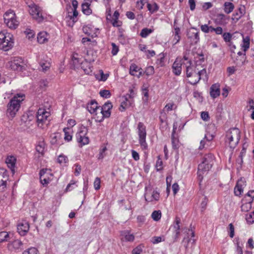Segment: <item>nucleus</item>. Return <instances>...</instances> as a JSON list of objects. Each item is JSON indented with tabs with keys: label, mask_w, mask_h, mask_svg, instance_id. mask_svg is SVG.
<instances>
[{
	"label": "nucleus",
	"mask_w": 254,
	"mask_h": 254,
	"mask_svg": "<svg viewBox=\"0 0 254 254\" xmlns=\"http://www.w3.org/2000/svg\"><path fill=\"white\" fill-rule=\"evenodd\" d=\"M24 95L17 94L14 95L9 101L7 105L6 115L8 118H13L18 111L21 103L24 100Z\"/></svg>",
	"instance_id": "1"
},
{
	"label": "nucleus",
	"mask_w": 254,
	"mask_h": 254,
	"mask_svg": "<svg viewBox=\"0 0 254 254\" xmlns=\"http://www.w3.org/2000/svg\"><path fill=\"white\" fill-rule=\"evenodd\" d=\"M214 157L211 153L206 154L203 158L202 162L198 166L197 175L198 179L201 181L203 175L207 173L211 168L214 163Z\"/></svg>",
	"instance_id": "2"
},
{
	"label": "nucleus",
	"mask_w": 254,
	"mask_h": 254,
	"mask_svg": "<svg viewBox=\"0 0 254 254\" xmlns=\"http://www.w3.org/2000/svg\"><path fill=\"white\" fill-rule=\"evenodd\" d=\"M241 138V131L236 127L229 129L226 133L225 143L231 148H234L239 142Z\"/></svg>",
	"instance_id": "3"
},
{
	"label": "nucleus",
	"mask_w": 254,
	"mask_h": 254,
	"mask_svg": "<svg viewBox=\"0 0 254 254\" xmlns=\"http://www.w3.org/2000/svg\"><path fill=\"white\" fill-rule=\"evenodd\" d=\"M13 35L4 31L0 32V48L4 51L11 49L13 46Z\"/></svg>",
	"instance_id": "4"
},
{
	"label": "nucleus",
	"mask_w": 254,
	"mask_h": 254,
	"mask_svg": "<svg viewBox=\"0 0 254 254\" xmlns=\"http://www.w3.org/2000/svg\"><path fill=\"white\" fill-rule=\"evenodd\" d=\"M138 134L139 136V142L143 150L147 149V144L146 142V127L141 122H139L137 126Z\"/></svg>",
	"instance_id": "5"
},
{
	"label": "nucleus",
	"mask_w": 254,
	"mask_h": 254,
	"mask_svg": "<svg viewBox=\"0 0 254 254\" xmlns=\"http://www.w3.org/2000/svg\"><path fill=\"white\" fill-rule=\"evenodd\" d=\"M50 116V113L45 109L40 108L37 112V122L38 126L43 127L44 124L47 125L48 118Z\"/></svg>",
	"instance_id": "6"
},
{
	"label": "nucleus",
	"mask_w": 254,
	"mask_h": 254,
	"mask_svg": "<svg viewBox=\"0 0 254 254\" xmlns=\"http://www.w3.org/2000/svg\"><path fill=\"white\" fill-rule=\"evenodd\" d=\"M199 31L197 29L191 27L187 30V36L191 45H195L199 41Z\"/></svg>",
	"instance_id": "7"
},
{
	"label": "nucleus",
	"mask_w": 254,
	"mask_h": 254,
	"mask_svg": "<svg viewBox=\"0 0 254 254\" xmlns=\"http://www.w3.org/2000/svg\"><path fill=\"white\" fill-rule=\"evenodd\" d=\"M29 8V13L34 19L38 22H41L44 20V17L42 14V10L39 6L33 4L30 6Z\"/></svg>",
	"instance_id": "8"
},
{
	"label": "nucleus",
	"mask_w": 254,
	"mask_h": 254,
	"mask_svg": "<svg viewBox=\"0 0 254 254\" xmlns=\"http://www.w3.org/2000/svg\"><path fill=\"white\" fill-rule=\"evenodd\" d=\"M7 248L11 252L19 253L23 249V244L19 239L10 242L7 244Z\"/></svg>",
	"instance_id": "9"
},
{
	"label": "nucleus",
	"mask_w": 254,
	"mask_h": 254,
	"mask_svg": "<svg viewBox=\"0 0 254 254\" xmlns=\"http://www.w3.org/2000/svg\"><path fill=\"white\" fill-rule=\"evenodd\" d=\"M87 132V129L84 128L83 129L80 130L76 134L77 141L80 144L81 146L88 144L89 139L86 136Z\"/></svg>",
	"instance_id": "10"
},
{
	"label": "nucleus",
	"mask_w": 254,
	"mask_h": 254,
	"mask_svg": "<svg viewBox=\"0 0 254 254\" xmlns=\"http://www.w3.org/2000/svg\"><path fill=\"white\" fill-rule=\"evenodd\" d=\"M25 65L23 60L19 57L15 58L10 63L11 68L14 70L22 71L25 68Z\"/></svg>",
	"instance_id": "11"
},
{
	"label": "nucleus",
	"mask_w": 254,
	"mask_h": 254,
	"mask_svg": "<svg viewBox=\"0 0 254 254\" xmlns=\"http://www.w3.org/2000/svg\"><path fill=\"white\" fill-rule=\"evenodd\" d=\"M145 190L144 197L146 201L152 202L153 201H158L159 199L160 194L157 191L148 190L147 188H145Z\"/></svg>",
	"instance_id": "12"
},
{
	"label": "nucleus",
	"mask_w": 254,
	"mask_h": 254,
	"mask_svg": "<svg viewBox=\"0 0 254 254\" xmlns=\"http://www.w3.org/2000/svg\"><path fill=\"white\" fill-rule=\"evenodd\" d=\"M112 107L113 105L112 103L108 101L105 103L102 107H100L99 111L103 113L106 118H109L111 115V110Z\"/></svg>",
	"instance_id": "13"
},
{
	"label": "nucleus",
	"mask_w": 254,
	"mask_h": 254,
	"mask_svg": "<svg viewBox=\"0 0 254 254\" xmlns=\"http://www.w3.org/2000/svg\"><path fill=\"white\" fill-rule=\"evenodd\" d=\"M121 241L122 242H133L134 236L128 230L122 231L121 232Z\"/></svg>",
	"instance_id": "14"
},
{
	"label": "nucleus",
	"mask_w": 254,
	"mask_h": 254,
	"mask_svg": "<svg viewBox=\"0 0 254 254\" xmlns=\"http://www.w3.org/2000/svg\"><path fill=\"white\" fill-rule=\"evenodd\" d=\"M183 63L181 62V60H179V58H177L172 66L173 72L176 75H180L182 71V65Z\"/></svg>",
	"instance_id": "15"
},
{
	"label": "nucleus",
	"mask_w": 254,
	"mask_h": 254,
	"mask_svg": "<svg viewBox=\"0 0 254 254\" xmlns=\"http://www.w3.org/2000/svg\"><path fill=\"white\" fill-rule=\"evenodd\" d=\"M29 224L26 221H23L17 226V230L21 236H24L29 231Z\"/></svg>",
	"instance_id": "16"
},
{
	"label": "nucleus",
	"mask_w": 254,
	"mask_h": 254,
	"mask_svg": "<svg viewBox=\"0 0 254 254\" xmlns=\"http://www.w3.org/2000/svg\"><path fill=\"white\" fill-rule=\"evenodd\" d=\"M47 169H42L40 171V180L41 184L43 185H47L50 181V179L48 177L49 173Z\"/></svg>",
	"instance_id": "17"
},
{
	"label": "nucleus",
	"mask_w": 254,
	"mask_h": 254,
	"mask_svg": "<svg viewBox=\"0 0 254 254\" xmlns=\"http://www.w3.org/2000/svg\"><path fill=\"white\" fill-rule=\"evenodd\" d=\"M124 100L121 102V106L119 108V110L121 112H124L125 110L132 106L133 103V100H128V97L127 96L123 97Z\"/></svg>",
	"instance_id": "18"
},
{
	"label": "nucleus",
	"mask_w": 254,
	"mask_h": 254,
	"mask_svg": "<svg viewBox=\"0 0 254 254\" xmlns=\"http://www.w3.org/2000/svg\"><path fill=\"white\" fill-rule=\"evenodd\" d=\"M180 221L181 220L180 218L178 217L176 218V223L173 226L174 234L173 237L174 239V242H176L177 241L180 234V226L179 225Z\"/></svg>",
	"instance_id": "19"
},
{
	"label": "nucleus",
	"mask_w": 254,
	"mask_h": 254,
	"mask_svg": "<svg viewBox=\"0 0 254 254\" xmlns=\"http://www.w3.org/2000/svg\"><path fill=\"white\" fill-rule=\"evenodd\" d=\"M245 7L244 5L241 6L233 13L232 19L237 21L245 14Z\"/></svg>",
	"instance_id": "20"
},
{
	"label": "nucleus",
	"mask_w": 254,
	"mask_h": 254,
	"mask_svg": "<svg viewBox=\"0 0 254 254\" xmlns=\"http://www.w3.org/2000/svg\"><path fill=\"white\" fill-rule=\"evenodd\" d=\"M88 111L91 114H94L99 111L100 107L98 106V104L95 100H92L90 103H88L87 106Z\"/></svg>",
	"instance_id": "21"
},
{
	"label": "nucleus",
	"mask_w": 254,
	"mask_h": 254,
	"mask_svg": "<svg viewBox=\"0 0 254 254\" xmlns=\"http://www.w3.org/2000/svg\"><path fill=\"white\" fill-rule=\"evenodd\" d=\"M210 94L211 97L215 98L219 96L220 94L219 85L217 84L212 85L210 89Z\"/></svg>",
	"instance_id": "22"
},
{
	"label": "nucleus",
	"mask_w": 254,
	"mask_h": 254,
	"mask_svg": "<svg viewBox=\"0 0 254 254\" xmlns=\"http://www.w3.org/2000/svg\"><path fill=\"white\" fill-rule=\"evenodd\" d=\"M16 159L12 156H8L6 158L5 162L9 168L11 170L12 173H14V168L15 166Z\"/></svg>",
	"instance_id": "23"
},
{
	"label": "nucleus",
	"mask_w": 254,
	"mask_h": 254,
	"mask_svg": "<svg viewBox=\"0 0 254 254\" xmlns=\"http://www.w3.org/2000/svg\"><path fill=\"white\" fill-rule=\"evenodd\" d=\"M92 0H85V1L82 4V10L84 14L90 15L92 13V10L90 8V5Z\"/></svg>",
	"instance_id": "24"
},
{
	"label": "nucleus",
	"mask_w": 254,
	"mask_h": 254,
	"mask_svg": "<svg viewBox=\"0 0 254 254\" xmlns=\"http://www.w3.org/2000/svg\"><path fill=\"white\" fill-rule=\"evenodd\" d=\"M46 149V144L43 140L38 141L36 146V151L41 156H43Z\"/></svg>",
	"instance_id": "25"
},
{
	"label": "nucleus",
	"mask_w": 254,
	"mask_h": 254,
	"mask_svg": "<svg viewBox=\"0 0 254 254\" xmlns=\"http://www.w3.org/2000/svg\"><path fill=\"white\" fill-rule=\"evenodd\" d=\"M6 173L5 170L0 168V192L3 191L6 188V181L3 180L4 174Z\"/></svg>",
	"instance_id": "26"
},
{
	"label": "nucleus",
	"mask_w": 254,
	"mask_h": 254,
	"mask_svg": "<svg viewBox=\"0 0 254 254\" xmlns=\"http://www.w3.org/2000/svg\"><path fill=\"white\" fill-rule=\"evenodd\" d=\"M174 38L173 40V43L174 45L177 44L179 42L181 39V30L179 27H176L174 28V32L173 33Z\"/></svg>",
	"instance_id": "27"
},
{
	"label": "nucleus",
	"mask_w": 254,
	"mask_h": 254,
	"mask_svg": "<svg viewBox=\"0 0 254 254\" xmlns=\"http://www.w3.org/2000/svg\"><path fill=\"white\" fill-rule=\"evenodd\" d=\"M191 61H189L186 64V74L188 77L193 76V72L196 71L195 67L191 66Z\"/></svg>",
	"instance_id": "28"
},
{
	"label": "nucleus",
	"mask_w": 254,
	"mask_h": 254,
	"mask_svg": "<svg viewBox=\"0 0 254 254\" xmlns=\"http://www.w3.org/2000/svg\"><path fill=\"white\" fill-rule=\"evenodd\" d=\"M15 15L13 10H9L5 12L3 15L4 22L15 18Z\"/></svg>",
	"instance_id": "29"
},
{
	"label": "nucleus",
	"mask_w": 254,
	"mask_h": 254,
	"mask_svg": "<svg viewBox=\"0 0 254 254\" xmlns=\"http://www.w3.org/2000/svg\"><path fill=\"white\" fill-rule=\"evenodd\" d=\"M234 5L231 2H225L224 4V11L227 14H229L234 9Z\"/></svg>",
	"instance_id": "30"
},
{
	"label": "nucleus",
	"mask_w": 254,
	"mask_h": 254,
	"mask_svg": "<svg viewBox=\"0 0 254 254\" xmlns=\"http://www.w3.org/2000/svg\"><path fill=\"white\" fill-rule=\"evenodd\" d=\"M192 79L191 80L189 81V82L192 85H195L201 79L200 77V75H199L198 73L196 71H194L193 72V76H191Z\"/></svg>",
	"instance_id": "31"
},
{
	"label": "nucleus",
	"mask_w": 254,
	"mask_h": 254,
	"mask_svg": "<svg viewBox=\"0 0 254 254\" xmlns=\"http://www.w3.org/2000/svg\"><path fill=\"white\" fill-rule=\"evenodd\" d=\"M142 70V68L138 67L135 64H131L129 67V74L131 75L135 76V73Z\"/></svg>",
	"instance_id": "32"
},
{
	"label": "nucleus",
	"mask_w": 254,
	"mask_h": 254,
	"mask_svg": "<svg viewBox=\"0 0 254 254\" xmlns=\"http://www.w3.org/2000/svg\"><path fill=\"white\" fill-rule=\"evenodd\" d=\"M40 65L42 68V70L44 72L47 71L51 66V64L48 61H41L40 62Z\"/></svg>",
	"instance_id": "33"
},
{
	"label": "nucleus",
	"mask_w": 254,
	"mask_h": 254,
	"mask_svg": "<svg viewBox=\"0 0 254 254\" xmlns=\"http://www.w3.org/2000/svg\"><path fill=\"white\" fill-rule=\"evenodd\" d=\"M4 23L6 24L7 27L12 29H15L18 25V22L15 18L13 19L10 21L5 22Z\"/></svg>",
	"instance_id": "34"
},
{
	"label": "nucleus",
	"mask_w": 254,
	"mask_h": 254,
	"mask_svg": "<svg viewBox=\"0 0 254 254\" xmlns=\"http://www.w3.org/2000/svg\"><path fill=\"white\" fill-rule=\"evenodd\" d=\"M153 30L147 28L142 29L140 32V36L142 38L147 37L150 34L153 32Z\"/></svg>",
	"instance_id": "35"
},
{
	"label": "nucleus",
	"mask_w": 254,
	"mask_h": 254,
	"mask_svg": "<svg viewBox=\"0 0 254 254\" xmlns=\"http://www.w3.org/2000/svg\"><path fill=\"white\" fill-rule=\"evenodd\" d=\"M46 35V34L44 32H40L38 34L37 41L38 43L40 44H43L45 41H47Z\"/></svg>",
	"instance_id": "36"
},
{
	"label": "nucleus",
	"mask_w": 254,
	"mask_h": 254,
	"mask_svg": "<svg viewBox=\"0 0 254 254\" xmlns=\"http://www.w3.org/2000/svg\"><path fill=\"white\" fill-rule=\"evenodd\" d=\"M78 55L77 54H74L72 56L71 58V61L72 62V64L74 67H77L78 65L80 64L81 65V63L79 59V58L77 57Z\"/></svg>",
	"instance_id": "37"
},
{
	"label": "nucleus",
	"mask_w": 254,
	"mask_h": 254,
	"mask_svg": "<svg viewBox=\"0 0 254 254\" xmlns=\"http://www.w3.org/2000/svg\"><path fill=\"white\" fill-rule=\"evenodd\" d=\"M95 117L94 118L95 119L96 122L100 123L102 122L104 118H106L105 116H104V114L102 113L101 111L99 112V113H98L97 112L95 113Z\"/></svg>",
	"instance_id": "38"
},
{
	"label": "nucleus",
	"mask_w": 254,
	"mask_h": 254,
	"mask_svg": "<svg viewBox=\"0 0 254 254\" xmlns=\"http://www.w3.org/2000/svg\"><path fill=\"white\" fill-rule=\"evenodd\" d=\"M9 237V234L5 231L0 232V243L7 241Z\"/></svg>",
	"instance_id": "39"
},
{
	"label": "nucleus",
	"mask_w": 254,
	"mask_h": 254,
	"mask_svg": "<svg viewBox=\"0 0 254 254\" xmlns=\"http://www.w3.org/2000/svg\"><path fill=\"white\" fill-rule=\"evenodd\" d=\"M81 65V68L83 69L86 74H89L90 72H91L92 70L88 63L87 62H82Z\"/></svg>",
	"instance_id": "40"
},
{
	"label": "nucleus",
	"mask_w": 254,
	"mask_h": 254,
	"mask_svg": "<svg viewBox=\"0 0 254 254\" xmlns=\"http://www.w3.org/2000/svg\"><path fill=\"white\" fill-rule=\"evenodd\" d=\"M252 202L248 201L246 203H244L241 205V210L244 212H247L252 208Z\"/></svg>",
	"instance_id": "41"
},
{
	"label": "nucleus",
	"mask_w": 254,
	"mask_h": 254,
	"mask_svg": "<svg viewBox=\"0 0 254 254\" xmlns=\"http://www.w3.org/2000/svg\"><path fill=\"white\" fill-rule=\"evenodd\" d=\"M243 44L242 45V48L244 51H246L250 47V38L248 36L243 38Z\"/></svg>",
	"instance_id": "42"
},
{
	"label": "nucleus",
	"mask_w": 254,
	"mask_h": 254,
	"mask_svg": "<svg viewBox=\"0 0 254 254\" xmlns=\"http://www.w3.org/2000/svg\"><path fill=\"white\" fill-rule=\"evenodd\" d=\"M152 218L156 221L159 220L161 217V212L160 210H155L151 214Z\"/></svg>",
	"instance_id": "43"
},
{
	"label": "nucleus",
	"mask_w": 254,
	"mask_h": 254,
	"mask_svg": "<svg viewBox=\"0 0 254 254\" xmlns=\"http://www.w3.org/2000/svg\"><path fill=\"white\" fill-rule=\"evenodd\" d=\"M57 161L60 164H65L68 162V159L66 156L61 154L59 156Z\"/></svg>",
	"instance_id": "44"
},
{
	"label": "nucleus",
	"mask_w": 254,
	"mask_h": 254,
	"mask_svg": "<svg viewBox=\"0 0 254 254\" xmlns=\"http://www.w3.org/2000/svg\"><path fill=\"white\" fill-rule=\"evenodd\" d=\"M246 219L247 222L249 224H253L254 223V210L249 214H246Z\"/></svg>",
	"instance_id": "45"
},
{
	"label": "nucleus",
	"mask_w": 254,
	"mask_h": 254,
	"mask_svg": "<svg viewBox=\"0 0 254 254\" xmlns=\"http://www.w3.org/2000/svg\"><path fill=\"white\" fill-rule=\"evenodd\" d=\"M175 106V105L173 102H170L166 105L163 110L161 112H164L165 113V112H168L171 111L174 109V107Z\"/></svg>",
	"instance_id": "46"
},
{
	"label": "nucleus",
	"mask_w": 254,
	"mask_h": 254,
	"mask_svg": "<svg viewBox=\"0 0 254 254\" xmlns=\"http://www.w3.org/2000/svg\"><path fill=\"white\" fill-rule=\"evenodd\" d=\"M22 254H39V253L36 248L32 247L24 251Z\"/></svg>",
	"instance_id": "47"
},
{
	"label": "nucleus",
	"mask_w": 254,
	"mask_h": 254,
	"mask_svg": "<svg viewBox=\"0 0 254 254\" xmlns=\"http://www.w3.org/2000/svg\"><path fill=\"white\" fill-rule=\"evenodd\" d=\"M156 168L157 171H161L163 169V162L159 156H158V158L156 161Z\"/></svg>",
	"instance_id": "48"
},
{
	"label": "nucleus",
	"mask_w": 254,
	"mask_h": 254,
	"mask_svg": "<svg viewBox=\"0 0 254 254\" xmlns=\"http://www.w3.org/2000/svg\"><path fill=\"white\" fill-rule=\"evenodd\" d=\"M212 27L211 26H209L207 24H204L201 25L200 29L204 33H208L209 32H211Z\"/></svg>",
	"instance_id": "49"
},
{
	"label": "nucleus",
	"mask_w": 254,
	"mask_h": 254,
	"mask_svg": "<svg viewBox=\"0 0 254 254\" xmlns=\"http://www.w3.org/2000/svg\"><path fill=\"white\" fill-rule=\"evenodd\" d=\"M172 140V147L174 149H177L178 148L179 146V140L178 138H175L174 135L172 136L171 137Z\"/></svg>",
	"instance_id": "50"
},
{
	"label": "nucleus",
	"mask_w": 254,
	"mask_h": 254,
	"mask_svg": "<svg viewBox=\"0 0 254 254\" xmlns=\"http://www.w3.org/2000/svg\"><path fill=\"white\" fill-rule=\"evenodd\" d=\"M144 73L147 76L152 75L154 73V68L153 66H149L146 68Z\"/></svg>",
	"instance_id": "51"
},
{
	"label": "nucleus",
	"mask_w": 254,
	"mask_h": 254,
	"mask_svg": "<svg viewBox=\"0 0 254 254\" xmlns=\"http://www.w3.org/2000/svg\"><path fill=\"white\" fill-rule=\"evenodd\" d=\"M100 96L105 98H108L111 96V93L109 90H102L100 91L99 93Z\"/></svg>",
	"instance_id": "52"
},
{
	"label": "nucleus",
	"mask_w": 254,
	"mask_h": 254,
	"mask_svg": "<svg viewBox=\"0 0 254 254\" xmlns=\"http://www.w3.org/2000/svg\"><path fill=\"white\" fill-rule=\"evenodd\" d=\"M244 188L236 185L234 189V193L236 195L240 196L243 192Z\"/></svg>",
	"instance_id": "53"
},
{
	"label": "nucleus",
	"mask_w": 254,
	"mask_h": 254,
	"mask_svg": "<svg viewBox=\"0 0 254 254\" xmlns=\"http://www.w3.org/2000/svg\"><path fill=\"white\" fill-rule=\"evenodd\" d=\"M99 74L100 75V78L99 80L103 81H105L109 75L108 73L104 74L103 70L101 69L99 70Z\"/></svg>",
	"instance_id": "54"
},
{
	"label": "nucleus",
	"mask_w": 254,
	"mask_h": 254,
	"mask_svg": "<svg viewBox=\"0 0 254 254\" xmlns=\"http://www.w3.org/2000/svg\"><path fill=\"white\" fill-rule=\"evenodd\" d=\"M160 116L159 117L160 122L163 124L164 123H166L167 122V115L166 113L164 112H161Z\"/></svg>",
	"instance_id": "55"
},
{
	"label": "nucleus",
	"mask_w": 254,
	"mask_h": 254,
	"mask_svg": "<svg viewBox=\"0 0 254 254\" xmlns=\"http://www.w3.org/2000/svg\"><path fill=\"white\" fill-rule=\"evenodd\" d=\"M236 185L244 188L246 185V181L244 178H241L237 183Z\"/></svg>",
	"instance_id": "56"
},
{
	"label": "nucleus",
	"mask_w": 254,
	"mask_h": 254,
	"mask_svg": "<svg viewBox=\"0 0 254 254\" xmlns=\"http://www.w3.org/2000/svg\"><path fill=\"white\" fill-rule=\"evenodd\" d=\"M201 118L204 121H208L209 120V114L207 112H202L201 113Z\"/></svg>",
	"instance_id": "57"
},
{
	"label": "nucleus",
	"mask_w": 254,
	"mask_h": 254,
	"mask_svg": "<svg viewBox=\"0 0 254 254\" xmlns=\"http://www.w3.org/2000/svg\"><path fill=\"white\" fill-rule=\"evenodd\" d=\"M214 32L217 35H220L223 33V29L221 27H217L216 28L212 27L211 32Z\"/></svg>",
	"instance_id": "58"
},
{
	"label": "nucleus",
	"mask_w": 254,
	"mask_h": 254,
	"mask_svg": "<svg viewBox=\"0 0 254 254\" xmlns=\"http://www.w3.org/2000/svg\"><path fill=\"white\" fill-rule=\"evenodd\" d=\"M222 36L224 41L226 42H230L232 38V35L230 33H224Z\"/></svg>",
	"instance_id": "59"
},
{
	"label": "nucleus",
	"mask_w": 254,
	"mask_h": 254,
	"mask_svg": "<svg viewBox=\"0 0 254 254\" xmlns=\"http://www.w3.org/2000/svg\"><path fill=\"white\" fill-rule=\"evenodd\" d=\"M74 167H75L74 174L75 176H77L80 174L81 170V166L78 164H74Z\"/></svg>",
	"instance_id": "60"
},
{
	"label": "nucleus",
	"mask_w": 254,
	"mask_h": 254,
	"mask_svg": "<svg viewBox=\"0 0 254 254\" xmlns=\"http://www.w3.org/2000/svg\"><path fill=\"white\" fill-rule=\"evenodd\" d=\"M94 186L96 190H98L100 188V179L96 178L94 182Z\"/></svg>",
	"instance_id": "61"
},
{
	"label": "nucleus",
	"mask_w": 254,
	"mask_h": 254,
	"mask_svg": "<svg viewBox=\"0 0 254 254\" xmlns=\"http://www.w3.org/2000/svg\"><path fill=\"white\" fill-rule=\"evenodd\" d=\"M111 45L112 46V54L113 55L115 56L118 53L119 48L114 43H112Z\"/></svg>",
	"instance_id": "62"
},
{
	"label": "nucleus",
	"mask_w": 254,
	"mask_h": 254,
	"mask_svg": "<svg viewBox=\"0 0 254 254\" xmlns=\"http://www.w3.org/2000/svg\"><path fill=\"white\" fill-rule=\"evenodd\" d=\"M142 250L141 246L135 248L132 252V254H139L142 253Z\"/></svg>",
	"instance_id": "63"
},
{
	"label": "nucleus",
	"mask_w": 254,
	"mask_h": 254,
	"mask_svg": "<svg viewBox=\"0 0 254 254\" xmlns=\"http://www.w3.org/2000/svg\"><path fill=\"white\" fill-rule=\"evenodd\" d=\"M249 105L248 106V110H254V101L253 99H249L248 101Z\"/></svg>",
	"instance_id": "64"
}]
</instances>
